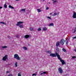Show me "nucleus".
Masks as SVG:
<instances>
[{"instance_id": "nucleus-22", "label": "nucleus", "mask_w": 76, "mask_h": 76, "mask_svg": "<svg viewBox=\"0 0 76 76\" xmlns=\"http://www.w3.org/2000/svg\"><path fill=\"white\" fill-rule=\"evenodd\" d=\"M4 7L5 9H6V8H7V5H6V4H5L4 5Z\"/></svg>"}, {"instance_id": "nucleus-9", "label": "nucleus", "mask_w": 76, "mask_h": 76, "mask_svg": "<svg viewBox=\"0 0 76 76\" xmlns=\"http://www.w3.org/2000/svg\"><path fill=\"white\" fill-rule=\"evenodd\" d=\"M61 62L62 63V65H64L65 64H66V63L63 60L61 59L60 60Z\"/></svg>"}, {"instance_id": "nucleus-21", "label": "nucleus", "mask_w": 76, "mask_h": 76, "mask_svg": "<svg viewBox=\"0 0 76 76\" xmlns=\"http://www.w3.org/2000/svg\"><path fill=\"white\" fill-rule=\"evenodd\" d=\"M23 49H24V50H27V48L25 47H23Z\"/></svg>"}, {"instance_id": "nucleus-34", "label": "nucleus", "mask_w": 76, "mask_h": 76, "mask_svg": "<svg viewBox=\"0 0 76 76\" xmlns=\"http://www.w3.org/2000/svg\"><path fill=\"white\" fill-rule=\"evenodd\" d=\"M72 58H76V57L75 56H72Z\"/></svg>"}, {"instance_id": "nucleus-7", "label": "nucleus", "mask_w": 76, "mask_h": 76, "mask_svg": "<svg viewBox=\"0 0 76 76\" xmlns=\"http://www.w3.org/2000/svg\"><path fill=\"white\" fill-rule=\"evenodd\" d=\"M72 18H76V13L73 12V14L72 16Z\"/></svg>"}, {"instance_id": "nucleus-42", "label": "nucleus", "mask_w": 76, "mask_h": 76, "mask_svg": "<svg viewBox=\"0 0 76 76\" xmlns=\"http://www.w3.org/2000/svg\"><path fill=\"white\" fill-rule=\"evenodd\" d=\"M6 73H9V71H7L6 72Z\"/></svg>"}, {"instance_id": "nucleus-37", "label": "nucleus", "mask_w": 76, "mask_h": 76, "mask_svg": "<svg viewBox=\"0 0 76 76\" xmlns=\"http://www.w3.org/2000/svg\"><path fill=\"white\" fill-rule=\"evenodd\" d=\"M76 36L73 37V39H76Z\"/></svg>"}, {"instance_id": "nucleus-24", "label": "nucleus", "mask_w": 76, "mask_h": 76, "mask_svg": "<svg viewBox=\"0 0 76 76\" xmlns=\"http://www.w3.org/2000/svg\"><path fill=\"white\" fill-rule=\"evenodd\" d=\"M20 28H23V25H22L21 26H19Z\"/></svg>"}, {"instance_id": "nucleus-23", "label": "nucleus", "mask_w": 76, "mask_h": 76, "mask_svg": "<svg viewBox=\"0 0 76 76\" xmlns=\"http://www.w3.org/2000/svg\"><path fill=\"white\" fill-rule=\"evenodd\" d=\"M37 10H38V12H39L41 11V10H40V9H37Z\"/></svg>"}, {"instance_id": "nucleus-1", "label": "nucleus", "mask_w": 76, "mask_h": 76, "mask_svg": "<svg viewBox=\"0 0 76 76\" xmlns=\"http://www.w3.org/2000/svg\"><path fill=\"white\" fill-rule=\"evenodd\" d=\"M14 58H16L17 59V60H20V58H19V56L18 54H15L14 55Z\"/></svg>"}, {"instance_id": "nucleus-15", "label": "nucleus", "mask_w": 76, "mask_h": 76, "mask_svg": "<svg viewBox=\"0 0 76 76\" xmlns=\"http://www.w3.org/2000/svg\"><path fill=\"white\" fill-rule=\"evenodd\" d=\"M43 31H46V30L47 29V28L46 27H44L43 28Z\"/></svg>"}, {"instance_id": "nucleus-50", "label": "nucleus", "mask_w": 76, "mask_h": 76, "mask_svg": "<svg viewBox=\"0 0 76 76\" xmlns=\"http://www.w3.org/2000/svg\"><path fill=\"white\" fill-rule=\"evenodd\" d=\"M53 0V1H54V0Z\"/></svg>"}, {"instance_id": "nucleus-45", "label": "nucleus", "mask_w": 76, "mask_h": 76, "mask_svg": "<svg viewBox=\"0 0 76 76\" xmlns=\"http://www.w3.org/2000/svg\"><path fill=\"white\" fill-rule=\"evenodd\" d=\"M43 73H41V75H43Z\"/></svg>"}, {"instance_id": "nucleus-29", "label": "nucleus", "mask_w": 76, "mask_h": 76, "mask_svg": "<svg viewBox=\"0 0 76 76\" xmlns=\"http://www.w3.org/2000/svg\"><path fill=\"white\" fill-rule=\"evenodd\" d=\"M37 76V74H33L32 75V76Z\"/></svg>"}, {"instance_id": "nucleus-8", "label": "nucleus", "mask_w": 76, "mask_h": 76, "mask_svg": "<svg viewBox=\"0 0 76 76\" xmlns=\"http://www.w3.org/2000/svg\"><path fill=\"white\" fill-rule=\"evenodd\" d=\"M23 22H21V21H19L17 22V24H16V26H19L20 25V24L21 23H23Z\"/></svg>"}, {"instance_id": "nucleus-41", "label": "nucleus", "mask_w": 76, "mask_h": 76, "mask_svg": "<svg viewBox=\"0 0 76 76\" xmlns=\"http://www.w3.org/2000/svg\"><path fill=\"white\" fill-rule=\"evenodd\" d=\"M67 41H68L69 40V39L67 38V40H66Z\"/></svg>"}, {"instance_id": "nucleus-32", "label": "nucleus", "mask_w": 76, "mask_h": 76, "mask_svg": "<svg viewBox=\"0 0 76 76\" xmlns=\"http://www.w3.org/2000/svg\"><path fill=\"white\" fill-rule=\"evenodd\" d=\"M0 23H2V24H3V25L4 24L6 25V24H5V23H4L3 22H1Z\"/></svg>"}, {"instance_id": "nucleus-48", "label": "nucleus", "mask_w": 76, "mask_h": 76, "mask_svg": "<svg viewBox=\"0 0 76 76\" xmlns=\"http://www.w3.org/2000/svg\"><path fill=\"white\" fill-rule=\"evenodd\" d=\"M19 0H16V1H19Z\"/></svg>"}, {"instance_id": "nucleus-28", "label": "nucleus", "mask_w": 76, "mask_h": 76, "mask_svg": "<svg viewBox=\"0 0 76 76\" xmlns=\"http://www.w3.org/2000/svg\"><path fill=\"white\" fill-rule=\"evenodd\" d=\"M41 28H40L38 29L37 31H41Z\"/></svg>"}, {"instance_id": "nucleus-33", "label": "nucleus", "mask_w": 76, "mask_h": 76, "mask_svg": "<svg viewBox=\"0 0 76 76\" xmlns=\"http://www.w3.org/2000/svg\"><path fill=\"white\" fill-rule=\"evenodd\" d=\"M43 73L44 74H47V72H44Z\"/></svg>"}, {"instance_id": "nucleus-43", "label": "nucleus", "mask_w": 76, "mask_h": 76, "mask_svg": "<svg viewBox=\"0 0 76 76\" xmlns=\"http://www.w3.org/2000/svg\"><path fill=\"white\" fill-rule=\"evenodd\" d=\"M2 9V7H0V9Z\"/></svg>"}, {"instance_id": "nucleus-49", "label": "nucleus", "mask_w": 76, "mask_h": 76, "mask_svg": "<svg viewBox=\"0 0 76 76\" xmlns=\"http://www.w3.org/2000/svg\"><path fill=\"white\" fill-rule=\"evenodd\" d=\"M49 3V4H50L51 3Z\"/></svg>"}, {"instance_id": "nucleus-39", "label": "nucleus", "mask_w": 76, "mask_h": 76, "mask_svg": "<svg viewBox=\"0 0 76 76\" xmlns=\"http://www.w3.org/2000/svg\"><path fill=\"white\" fill-rule=\"evenodd\" d=\"M49 9V8L48 7L46 8V10H48Z\"/></svg>"}, {"instance_id": "nucleus-47", "label": "nucleus", "mask_w": 76, "mask_h": 76, "mask_svg": "<svg viewBox=\"0 0 76 76\" xmlns=\"http://www.w3.org/2000/svg\"><path fill=\"white\" fill-rule=\"evenodd\" d=\"M52 14V13H50L49 14V15H51Z\"/></svg>"}, {"instance_id": "nucleus-17", "label": "nucleus", "mask_w": 76, "mask_h": 76, "mask_svg": "<svg viewBox=\"0 0 76 76\" xmlns=\"http://www.w3.org/2000/svg\"><path fill=\"white\" fill-rule=\"evenodd\" d=\"M9 8H11V9H14V7L11 5H9Z\"/></svg>"}, {"instance_id": "nucleus-35", "label": "nucleus", "mask_w": 76, "mask_h": 76, "mask_svg": "<svg viewBox=\"0 0 76 76\" xmlns=\"http://www.w3.org/2000/svg\"><path fill=\"white\" fill-rule=\"evenodd\" d=\"M46 18H48V19H51V17H47Z\"/></svg>"}, {"instance_id": "nucleus-31", "label": "nucleus", "mask_w": 76, "mask_h": 76, "mask_svg": "<svg viewBox=\"0 0 76 76\" xmlns=\"http://www.w3.org/2000/svg\"><path fill=\"white\" fill-rule=\"evenodd\" d=\"M62 50L64 51V52H66V50L65 49L63 48L62 49Z\"/></svg>"}, {"instance_id": "nucleus-3", "label": "nucleus", "mask_w": 76, "mask_h": 76, "mask_svg": "<svg viewBox=\"0 0 76 76\" xmlns=\"http://www.w3.org/2000/svg\"><path fill=\"white\" fill-rule=\"evenodd\" d=\"M58 72L60 73V74H61L63 73V69H62V68L61 67H60L58 69Z\"/></svg>"}, {"instance_id": "nucleus-30", "label": "nucleus", "mask_w": 76, "mask_h": 76, "mask_svg": "<svg viewBox=\"0 0 76 76\" xmlns=\"http://www.w3.org/2000/svg\"><path fill=\"white\" fill-rule=\"evenodd\" d=\"M16 37L17 38H19V35H16Z\"/></svg>"}, {"instance_id": "nucleus-5", "label": "nucleus", "mask_w": 76, "mask_h": 76, "mask_svg": "<svg viewBox=\"0 0 76 76\" xmlns=\"http://www.w3.org/2000/svg\"><path fill=\"white\" fill-rule=\"evenodd\" d=\"M50 56H51V57H56V54L55 53H51L50 54Z\"/></svg>"}, {"instance_id": "nucleus-11", "label": "nucleus", "mask_w": 76, "mask_h": 76, "mask_svg": "<svg viewBox=\"0 0 76 76\" xmlns=\"http://www.w3.org/2000/svg\"><path fill=\"white\" fill-rule=\"evenodd\" d=\"M56 47H58V46H60V42H56Z\"/></svg>"}, {"instance_id": "nucleus-20", "label": "nucleus", "mask_w": 76, "mask_h": 76, "mask_svg": "<svg viewBox=\"0 0 76 76\" xmlns=\"http://www.w3.org/2000/svg\"><path fill=\"white\" fill-rule=\"evenodd\" d=\"M15 67H17L18 66V63L16 62L15 64Z\"/></svg>"}, {"instance_id": "nucleus-51", "label": "nucleus", "mask_w": 76, "mask_h": 76, "mask_svg": "<svg viewBox=\"0 0 76 76\" xmlns=\"http://www.w3.org/2000/svg\"><path fill=\"white\" fill-rule=\"evenodd\" d=\"M43 0V1H44V0Z\"/></svg>"}, {"instance_id": "nucleus-44", "label": "nucleus", "mask_w": 76, "mask_h": 76, "mask_svg": "<svg viewBox=\"0 0 76 76\" xmlns=\"http://www.w3.org/2000/svg\"><path fill=\"white\" fill-rule=\"evenodd\" d=\"M8 38H10V36H8Z\"/></svg>"}, {"instance_id": "nucleus-16", "label": "nucleus", "mask_w": 76, "mask_h": 76, "mask_svg": "<svg viewBox=\"0 0 76 76\" xmlns=\"http://www.w3.org/2000/svg\"><path fill=\"white\" fill-rule=\"evenodd\" d=\"M72 32H73V33H75V32H76V30H75V29H72Z\"/></svg>"}, {"instance_id": "nucleus-25", "label": "nucleus", "mask_w": 76, "mask_h": 76, "mask_svg": "<svg viewBox=\"0 0 76 76\" xmlns=\"http://www.w3.org/2000/svg\"><path fill=\"white\" fill-rule=\"evenodd\" d=\"M18 76H22L21 75V74L20 73H19L18 74Z\"/></svg>"}, {"instance_id": "nucleus-19", "label": "nucleus", "mask_w": 76, "mask_h": 76, "mask_svg": "<svg viewBox=\"0 0 76 76\" xmlns=\"http://www.w3.org/2000/svg\"><path fill=\"white\" fill-rule=\"evenodd\" d=\"M25 10H26L25 9H23L21 10V12H25Z\"/></svg>"}, {"instance_id": "nucleus-4", "label": "nucleus", "mask_w": 76, "mask_h": 76, "mask_svg": "<svg viewBox=\"0 0 76 76\" xmlns=\"http://www.w3.org/2000/svg\"><path fill=\"white\" fill-rule=\"evenodd\" d=\"M7 55H6L4 57H3L2 58V60L3 61H6L7 58Z\"/></svg>"}, {"instance_id": "nucleus-36", "label": "nucleus", "mask_w": 76, "mask_h": 76, "mask_svg": "<svg viewBox=\"0 0 76 76\" xmlns=\"http://www.w3.org/2000/svg\"><path fill=\"white\" fill-rule=\"evenodd\" d=\"M8 76H13V75L11 74L8 75Z\"/></svg>"}, {"instance_id": "nucleus-10", "label": "nucleus", "mask_w": 76, "mask_h": 76, "mask_svg": "<svg viewBox=\"0 0 76 76\" xmlns=\"http://www.w3.org/2000/svg\"><path fill=\"white\" fill-rule=\"evenodd\" d=\"M7 47V46H2L1 48V50H3V49H4V48H6Z\"/></svg>"}, {"instance_id": "nucleus-12", "label": "nucleus", "mask_w": 76, "mask_h": 76, "mask_svg": "<svg viewBox=\"0 0 76 76\" xmlns=\"http://www.w3.org/2000/svg\"><path fill=\"white\" fill-rule=\"evenodd\" d=\"M59 13V12H55L54 14L53 15V16H56V15H58Z\"/></svg>"}, {"instance_id": "nucleus-18", "label": "nucleus", "mask_w": 76, "mask_h": 76, "mask_svg": "<svg viewBox=\"0 0 76 76\" xmlns=\"http://www.w3.org/2000/svg\"><path fill=\"white\" fill-rule=\"evenodd\" d=\"M30 30L31 31H34V28H30Z\"/></svg>"}, {"instance_id": "nucleus-46", "label": "nucleus", "mask_w": 76, "mask_h": 76, "mask_svg": "<svg viewBox=\"0 0 76 76\" xmlns=\"http://www.w3.org/2000/svg\"><path fill=\"white\" fill-rule=\"evenodd\" d=\"M74 29L76 30V27H75Z\"/></svg>"}, {"instance_id": "nucleus-40", "label": "nucleus", "mask_w": 76, "mask_h": 76, "mask_svg": "<svg viewBox=\"0 0 76 76\" xmlns=\"http://www.w3.org/2000/svg\"><path fill=\"white\" fill-rule=\"evenodd\" d=\"M55 2H57V0H56L53 2V3H55Z\"/></svg>"}, {"instance_id": "nucleus-14", "label": "nucleus", "mask_w": 76, "mask_h": 76, "mask_svg": "<svg viewBox=\"0 0 76 76\" xmlns=\"http://www.w3.org/2000/svg\"><path fill=\"white\" fill-rule=\"evenodd\" d=\"M49 26H54V23H51L49 24Z\"/></svg>"}, {"instance_id": "nucleus-27", "label": "nucleus", "mask_w": 76, "mask_h": 76, "mask_svg": "<svg viewBox=\"0 0 76 76\" xmlns=\"http://www.w3.org/2000/svg\"><path fill=\"white\" fill-rule=\"evenodd\" d=\"M47 53H49V54H50L51 52L50 51H47Z\"/></svg>"}, {"instance_id": "nucleus-6", "label": "nucleus", "mask_w": 76, "mask_h": 76, "mask_svg": "<svg viewBox=\"0 0 76 76\" xmlns=\"http://www.w3.org/2000/svg\"><path fill=\"white\" fill-rule=\"evenodd\" d=\"M65 41L64 39H62V40H61V45H64V42Z\"/></svg>"}, {"instance_id": "nucleus-26", "label": "nucleus", "mask_w": 76, "mask_h": 76, "mask_svg": "<svg viewBox=\"0 0 76 76\" xmlns=\"http://www.w3.org/2000/svg\"><path fill=\"white\" fill-rule=\"evenodd\" d=\"M66 45H67V44H68V41L67 40H66Z\"/></svg>"}, {"instance_id": "nucleus-2", "label": "nucleus", "mask_w": 76, "mask_h": 76, "mask_svg": "<svg viewBox=\"0 0 76 76\" xmlns=\"http://www.w3.org/2000/svg\"><path fill=\"white\" fill-rule=\"evenodd\" d=\"M56 56H57V57L58 58V59L59 60H61V58H60V56L59 55V54H58L57 52H56Z\"/></svg>"}, {"instance_id": "nucleus-13", "label": "nucleus", "mask_w": 76, "mask_h": 76, "mask_svg": "<svg viewBox=\"0 0 76 76\" xmlns=\"http://www.w3.org/2000/svg\"><path fill=\"white\" fill-rule=\"evenodd\" d=\"M25 38H29V36L28 35H26L24 37Z\"/></svg>"}, {"instance_id": "nucleus-38", "label": "nucleus", "mask_w": 76, "mask_h": 76, "mask_svg": "<svg viewBox=\"0 0 76 76\" xmlns=\"http://www.w3.org/2000/svg\"><path fill=\"white\" fill-rule=\"evenodd\" d=\"M56 50L57 51H58V48H57L56 49Z\"/></svg>"}]
</instances>
